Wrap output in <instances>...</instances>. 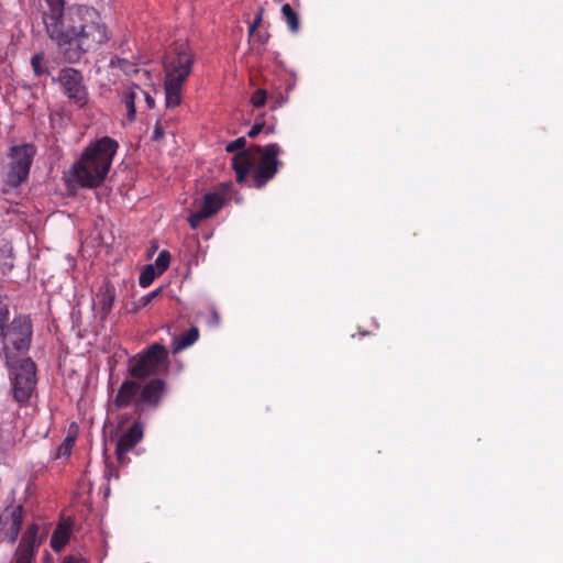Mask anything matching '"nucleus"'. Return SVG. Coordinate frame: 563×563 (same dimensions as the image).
Returning a JSON list of instances; mask_svg holds the SVG:
<instances>
[{"label": "nucleus", "instance_id": "1", "mask_svg": "<svg viewBox=\"0 0 563 563\" xmlns=\"http://www.w3.org/2000/svg\"><path fill=\"white\" fill-rule=\"evenodd\" d=\"M43 1L46 33L66 63H78L86 53L97 51L109 41L108 27L96 9L74 5L65 11V0Z\"/></svg>", "mask_w": 563, "mask_h": 563}, {"label": "nucleus", "instance_id": "2", "mask_svg": "<svg viewBox=\"0 0 563 563\" xmlns=\"http://www.w3.org/2000/svg\"><path fill=\"white\" fill-rule=\"evenodd\" d=\"M168 366V351L161 343H153L143 351L133 355L128 361V373L117 390L112 400L117 409L134 408L137 416H143L147 410H156L167 394L165 379L154 377L146 383L143 380L158 375Z\"/></svg>", "mask_w": 563, "mask_h": 563}, {"label": "nucleus", "instance_id": "3", "mask_svg": "<svg viewBox=\"0 0 563 563\" xmlns=\"http://www.w3.org/2000/svg\"><path fill=\"white\" fill-rule=\"evenodd\" d=\"M118 148L119 143L110 136L91 142L80 158L73 164L69 170V185L89 189L100 187L109 174Z\"/></svg>", "mask_w": 563, "mask_h": 563}, {"label": "nucleus", "instance_id": "4", "mask_svg": "<svg viewBox=\"0 0 563 563\" xmlns=\"http://www.w3.org/2000/svg\"><path fill=\"white\" fill-rule=\"evenodd\" d=\"M282 153L283 150L277 143L265 146L253 145L246 151L236 153L232 158L236 181L242 184L253 169L254 185L262 188L276 176L278 168L283 166V162L278 161V155Z\"/></svg>", "mask_w": 563, "mask_h": 563}, {"label": "nucleus", "instance_id": "5", "mask_svg": "<svg viewBox=\"0 0 563 563\" xmlns=\"http://www.w3.org/2000/svg\"><path fill=\"white\" fill-rule=\"evenodd\" d=\"M194 62V53L186 42L174 43L166 53L164 59V89L167 108H175L180 104L183 86L191 74Z\"/></svg>", "mask_w": 563, "mask_h": 563}, {"label": "nucleus", "instance_id": "6", "mask_svg": "<svg viewBox=\"0 0 563 563\" xmlns=\"http://www.w3.org/2000/svg\"><path fill=\"white\" fill-rule=\"evenodd\" d=\"M33 324L29 316L18 314L10 319L0 336V358L4 364L25 358L32 342Z\"/></svg>", "mask_w": 563, "mask_h": 563}, {"label": "nucleus", "instance_id": "7", "mask_svg": "<svg viewBox=\"0 0 563 563\" xmlns=\"http://www.w3.org/2000/svg\"><path fill=\"white\" fill-rule=\"evenodd\" d=\"M12 386L13 399L21 406L26 405L36 390L37 367L31 357L15 360L13 364H5Z\"/></svg>", "mask_w": 563, "mask_h": 563}, {"label": "nucleus", "instance_id": "8", "mask_svg": "<svg viewBox=\"0 0 563 563\" xmlns=\"http://www.w3.org/2000/svg\"><path fill=\"white\" fill-rule=\"evenodd\" d=\"M36 148L33 144L12 146L10 150V163L7 174V183L16 188L29 177Z\"/></svg>", "mask_w": 563, "mask_h": 563}, {"label": "nucleus", "instance_id": "9", "mask_svg": "<svg viewBox=\"0 0 563 563\" xmlns=\"http://www.w3.org/2000/svg\"><path fill=\"white\" fill-rule=\"evenodd\" d=\"M57 81L70 103L78 108H84L88 103L89 93L81 71L73 67L63 68L58 74Z\"/></svg>", "mask_w": 563, "mask_h": 563}, {"label": "nucleus", "instance_id": "10", "mask_svg": "<svg viewBox=\"0 0 563 563\" xmlns=\"http://www.w3.org/2000/svg\"><path fill=\"white\" fill-rule=\"evenodd\" d=\"M142 417L143 416H137L134 412V408H132L131 416H123L119 422V426L122 427L129 419L134 418L132 424L120 435L115 445V455L120 464H125L126 453L133 450L144 437V422L142 421Z\"/></svg>", "mask_w": 563, "mask_h": 563}, {"label": "nucleus", "instance_id": "11", "mask_svg": "<svg viewBox=\"0 0 563 563\" xmlns=\"http://www.w3.org/2000/svg\"><path fill=\"white\" fill-rule=\"evenodd\" d=\"M24 519L21 505H10L0 510V527L10 543H14L20 534Z\"/></svg>", "mask_w": 563, "mask_h": 563}, {"label": "nucleus", "instance_id": "12", "mask_svg": "<svg viewBox=\"0 0 563 563\" xmlns=\"http://www.w3.org/2000/svg\"><path fill=\"white\" fill-rule=\"evenodd\" d=\"M223 206V197L217 192H208L203 196L200 209L191 212L188 218L189 225L196 229L200 223L216 214Z\"/></svg>", "mask_w": 563, "mask_h": 563}, {"label": "nucleus", "instance_id": "13", "mask_svg": "<svg viewBox=\"0 0 563 563\" xmlns=\"http://www.w3.org/2000/svg\"><path fill=\"white\" fill-rule=\"evenodd\" d=\"M139 92H143V89L139 85L132 84L128 86L122 93V101L128 110L126 120L129 122H133L135 120V100L139 97Z\"/></svg>", "mask_w": 563, "mask_h": 563}, {"label": "nucleus", "instance_id": "14", "mask_svg": "<svg viewBox=\"0 0 563 563\" xmlns=\"http://www.w3.org/2000/svg\"><path fill=\"white\" fill-rule=\"evenodd\" d=\"M199 339V330L196 327H191L187 332L179 336H175L172 343L173 353H179L180 351L192 345Z\"/></svg>", "mask_w": 563, "mask_h": 563}, {"label": "nucleus", "instance_id": "15", "mask_svg": "<svg viewBox=\"0 0 563 563\" xmlns=\"http://www.w3.org/2000/svg\"><path fill=\"white\" fill-rule=\"evenodd\" d=\"M70 532L71 529L69 525L59 523L51 537L52 549L54 551H60L68 543Z\"/></svg>", "mask_w": 563, "mask_h": 563}, {"label": "nucleus", "instance_id": "16", "mask_svg": "<svg viewBox=\"0 0 563 563\" xmlns=\"http://www.w3.org/2000/svg\"><path fill=\"white\" fill-rule=\"evenodd\" d=\"M37 533H38V526L37 523L33 522L27 526L26 530L24 531L19 548L27 549L32 552L36 553V549L40 545V542H37Z\"/></svg>", "mask_w": 563, "mask_h": 563}, {"label": "nucleus", "instance_id": "17", "mask_svg": "<svg viewBox=\"0 0 563 563\" xmlns=\"http://www.w3.org/2000/svg\"><path fill=\"white\" fill-rule=\"evenodd\" d=\"M282 13L287 23L289 31L292 33H297L300 27V20H299V15L297 14V12L291 8V5L289 3H285L282 7Z\"/></svg>", "mask_w": 563, "mask_h": 563}, {"label": "nucleus", "instance_id": "18", "mask_svg": "<svg viewBox=\"0 0 563 563\" xmlns=\"http://www.w3.org/2000/svg\"><path fill=\"white\" fill-rule=\"evenodd\" d=\"M31 66H32L34 76L37 78L49 75V69L45 62L44 52H38L32 56Z\"/></svg>", "mask_w": 563, "mask_h": 563}, {"label": "nucleus", "instance_id": "19", "mask_svg": "<svg viewBox=\"0 0 563 563\" xmlns=\"http://www.w3.org/2000/svg\"><path fill=\"white\" fill-rule=\"evenodd\" d=\"M99 305L103 312H109L114 301L113 289L107 287L104 291L98 294Z\"/></svg>", "mask_w": 563, "mask_h": 563}, {"label": "nucleus", "instance_id": "20", "mask_svg": "<svg viewBox=\"0 0 563 563\" xmlns=\"http://www.w3.org/2000/svg\"><path fill=\"white\" fill-rule=\"evenodd\" d=\"M156 272L153 265H146L140 274L139 284L141 287H148L156 277Z\"/></svg>", "mask_w": 563, "mask_h": 563}, {"label": "nucleus", "instance_id": "21", "mask_svg": "<svg viewBox=\"0 0 563 563\" xmlns=\"http://www.w3.org/2000/svg\"><path fill=\"white\" fill-rule=\"evenodd\" d=\"M169 263L170 253L167 250L161 251L155 260V267L157 269V274L162 275L168 268Z\"/></svg>", "mask_w": 563, "mask_h": 563}, {"label": "nucleus", "instance_id": "22", "mask_svg": "<svg viewBox=\"0 0 563 563\" xmlns=\"http://www.w3.org/2000/svg\"><path fill=\"white\" fill-rule=\"evenodd\" d=\"M111 66L119 67L126 75L136 74L139 71V69L136 68V66L134 64H132L131 62H129L124 58H120V57H115L114 59H111Z\"/></svg>", "mask_w": 563, "mask_h": 563}, {"label": "nucleus", "instance_id": "23", "mask_svg": "<svg viewBox=\"0 0 563 563\" xmlns=\"http://www.w3.org/2000/svg\"><path fill=\"white\" fill-rule=\"evenodd\" d=\"M268 100V95L265 89L258 88L251 96V103L255 108H262Z\"/></svg>", "mask_w": 563, "mask_h": 563}, {"label": "nucleus", "instance_id": "24", "mask_svg": "<svg viewBox=\"0 0 563 563\" xmlns=\"http://www.w3.org/2000/svg\"><path fill=\"white\" fill-rule=\"evenodd\" d=\"M35 552L19 548L15 551V563H32Z\"/></svg>", "mask_w": 563, "mask_h": 563}, {"label": "nucleus", "instance_id": "25", "mask_svg": "<svg viewBox=\"0 0 563 563\" xmlns=\"http://www.w3.org/2000/svg\"><path fill=\"white\" fill-rule=\"evenodd\" d=\"M265 129V121L263 120V117H258L255 119L254 125L247 132L249 137L254 139L263 130Z\"/></svg>", "mask_w": 563, "mask_h": 563}, {"label": "nucleus", "instance_id": "26", "mask_svg": "<svg viewBox=\"0 0 563 563\" xmlns=\"http://www.w3.org/2000/svg\"><path fill=\"white\" fill-rule=\"evenodd\" d=\"M245 145H246V140H245L244 136H241V137L232 141V142L228 143L227 146H225V151L228 153H233V152H235L238 150L244 148Z\"/></svg>", "mask_w": 563, "mask_h": 563}, {"label": "nucleus", "instance_id": "27", "mask_svg": "<svg viewBox=\"0 0 563 563\" xmlns=\"http://www.w3.org/2000/svg\"><path fill=\"white\" fill-rule=\"evenodd\" d=\"M268 100H269V101H271V103H272V104H271V108H272L273 110H275V109H277V108L282 107V106L286 102V100H287V99H286L282 93H278L277 96H275V95H271V96L268 97Z\"/></svg>", "mask_w": 563, "mask_h": 563}, {"label": "nucleus", "instance_id": "28", "mask_svg": "<svg viewBox=\"0 0 563 563\" xmlns=\"http://www.w3.org/2000/svg\"><path fill=\"white\" fill-rule=\"evenodd\" d=\"M262 16H263V10H260L255 15L254 21L251 23V25L249 27L250 35H253L255 33L256 29L260 26V24L262 22Z\"/></svg>", "mask_w": 563, "mask_h": 563}, {"label": "nucleus", "instance_id": "29", "mask_svg": "<svg viewBox=\"0 0 563 563\" xmlns=\"http://www.w3.org/2000/svg\"><path fill=\"white\" fill-rule=\"evenodd\" d=\"M161 292V289H156L145 296H143L140 300V306L145 307L147 306L154 298H156Z\"/></svg>", "mask_w": 563, "mask_h": 563}, {"label": "nucleus", "instance_id": "30", "mask_svg": "<svg viewBox=\"0 0 563 563\" xmlns=\"http://www.w3.org/2000/svg\"><path fill=\"white\" fill-rule=\"evenodd\" d=\"M164 137V130L161 125V122L157 121L153 131L152 140L159 141Z\"/></svg>", "mask_w": 563, "mask_h": 563}, {"label": "nucleus", "instance_id": "31", "mask_svg": "<svg viewBox=\"0 0 563 563\" xmlns=\"http://www.w3.org/2000/svg\"><path fill=\"white\" fill-rule=\"evenodd\" d=\"M256 40L261 43V44H266L269 40V34L267 32H256L253 34Z\"/></svg>", "mask_w": 563, "mask_h": 563}, {"label": "nucleus", "instance_id": "32", "mask_svg": "<svg viewBox=\"0 0 563 563\" xmlns=\"http://www.w3.org/2000/svg\"><path fill=\"white\" fill-rule=\"evenodd\" d=\"M139 95H143L145 102L150 109H153L155 107V100L148 92L143 90V92H139Z\"/></svg>", "mask_w": 563, "mask_h": 563}, {"label": "nucleus", "instance_id": "33", "mask_svg": "<svg viewBox=\"0 0 563 563\" xmlns=\"http://www.w3.org/2000/svg\"><path fill=\"white\" fill-rule=\"evenodd\" d=\"M62 563H87V562L85 560H80L75 556H66Z\"/></svg>", "mask_w": 563, "mask_h": 563}, {"label": "nucleus", "instance_id": "34", "mask_svg": "<svg viewBox=\"0 0 563 563\" xmlns=\"http://www.w3.org/2000/svg\"><path fill=\"white\" fill-rule=\"evenodd\" d=\"M265 133H266V134H272V133H274V128H273V126L266 128V129H265Z\"/></svg>", "mask_w": 563, "mask_h": 563}]
</instances>
